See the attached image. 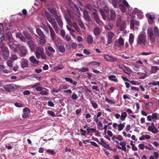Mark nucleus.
Masks as SVG:
<instances>
[{
  "label": "nucleus",
  "instance_id": "f257e3e1",
  "mask_svg": "<svg viewBox=\"0 0 159 159\" xmlns=\"http://www.w3.org/2000/svg\"><path fill=\"white\" fill-rule=\"evenodd\" d=\"M154 33L152 28H148L147 30V34L149 40L152 43L155 42L156 38L159 39V30L157 26H154L153 28Z\"/></svg>",
  "mask_w": 159,
  "mask_h": 159
},
{
  "label": "nucleus",
  "instance_id": "f03ea898",
  "mask_svg": "<svg viewBox=\"0 0 159 159\" xmlns=\"http://www.w3.org/2000/svg\"><path fill=\"white\" fill-rule=\"evenodd\" d=\"M4 38L5 42H7L8 43V45L11 49L14 51H17L20 49L19 46L14 43L13 39L10 33H6Z\"/></svg>",
  "mask_w": 159,
  "mask_h": 159
},
{
  "label": "nucleus",
  "instance_id": "7ed1b4c3",
  "mask_svg": "<svg viewBox=\"0 0 159 159\" xmlns=\"http://www.w3.org/2000/svg\"><path fill=\"white\" fill-rule=\"evenodd\" d=\"M45 15L48 20L51 24L56 32L57 33L58 31V26L55 19L53 18L52 15L51 16L49 13L47 11L45 12Z\"/></svg>",
  "mask_w": 159,
  "mask_h": 159
},
{
  "label": "nucleus",
  "instance_id": "20e7f679",
  "mask_svg": "<svg viewBox=\"0 0 159 159\" xmlns=\"http://www.w3.org/2000/svg\"><path fill=\"white\" fill-rule=\"evenodd\" d=\"M147 40L145 33H141L138 37L137 40V45H143L145 46L147 44Z\"/></svg>",
  "mask_w": 159,
  "mask_h": 159
},
{
  "label": "nucleus",
  "instance_id": "39448f33",
  "mask_svg": "<svg viewBox=\"0 0 159 159\" xmlns=\"http://www.w3.org/2000/svg\"><path fill=\"white\" fill-rule=\"evenodd\" d=\"M43 28L45 31V33L46 34H48L49 33V30L52 39V40H54L56 34L53 30L50 25L49 23H48L47 24V25H43Z\"/></svg>",
  "mask_w": 159,
  "mask_h": 159
},
{
  "label": "nucleus",
  "instance_id": "423d86ee",
  "mask_svg": "<svg viewBox=\"0 0 159 159\" xmlns=\"http://www.w3.org/2000/svg\"><path fill=\"white\" fill-rule=\"evenodd\" d=\"M121 0H112V3L114 7L116 8L119 7L122 12L125 11V8L124 6L121 3Z\"/></svg>",
  "mask_w": 159,
  "mask_h": 159
},
{
  "label": "nucleus",
  "instance_id": "0eeeda50",
  "mask_svg": "<svg viewBox=\"0 0 159 159\" xmlns=\"http://www.w3.org/2000/svg\"><path fill=\"white\" fill-rule=\"evenodd\" d=\"M5 44V43H1L0 44V47H1L2 50V57L3 59L6 60L9 57V53L8 48L6 47H4L3 46V45Z\"/></svg>",
  "mask_w": 159,
  "mask_h": 159
},
{
  "label": "nucleus",
  "instance_id": "6e6552de",
  "mask_svg": "<svg viewBox=\"0 0 159 159\" xmlns=\"http://www.w3.org/2000/svg\"><path fill=\"white\" fill-rule=\"evenodd\" d=\"M18 86L14 84H9L3 86V88L6 91L9 92L18 88Z\"/></svg>",
  "mask_w": 159,
  "mask_h": 159
},
{
  "label": "nucleus",
  "instance_id": "1a4fd4ad",
  "mask_svg": "<svg viewBox=\"0 0 159 159\" xmlns=\"http://www.w3.org/2000/svg\"><path fill=\"white\" fill-rule=\"evenodd\" d=\"M109 11V9L106 6L104 7L103 10L102 9H100V13L104 20H105L107 19V15L108 14Z\"/></svg>",
  "mask_w": 159,
  "mask_h": 159
},
{
  "label": "nucleus",
  "instance_id": "9d476101",
  "mask_svg": "<svg viewBox=\"0 0 159 159\" xmlns=\"http://www.w3.org/2000/svg\"><path fill=\"white\" fill-rule=\"evenodd\" d=\"M92 15L93 19L96 23L99 25H103L102 21L100 20L98 13L97 11L93 12L92 13Z\"/></svg>",
  "mask_w": 159,
  "mask_h": 159
},
{
  "label": "nucleus",
  "instance_id": "9b49d317",
  "mask_svg": "<svg viewBox=\"0 0 159 159\" xmlns=\"http://www.w3.org/2000/svg\"><path fill=\"white\" fill-rule=\"evenodd\" d=\"M110 13L111 15L110 17L108 14L107 15V19L108 22H110L111 20H115L116 16V12L113 10L112 9H111L110 10Z\"/></svg>",
  "mask_w": 159,
  "mask_h": 159
},
{
  "label": "nucleus",
  "instance_id": "f8f14e48",
  "mask_svg": "<svg viewBox=\"0 0 159 159\" xmlns=\"http://www.w3.org/2000/svg\"><path fill=\"white\" fill-rule=\"evenodd\" d=\"M124 42L123 39L122 37H120L119 39L115 41V45L118 47L120 48L124 45Z\"/></svg>",
  "mask_w": 159,
  "mask_h": 159
},
{
  "label": "nucleus",
  "instance_id": "ddd939ff",
  "mask_svg": "<svg viewBox=\"0 0 159 159\" xmlns=\"http://www.w3.org/2000/svg\"><path fill=\"white\" fill-rule=\"evenodd\" d=\"M104 58L107 61L111 62H117V58L111 56L106 54L104 55Z\"/></svg>",
  "mask_w": 159,
  "mask_h": 159
},
{
  "label": "nucleus",
  "instance_id": "4468645a",
  "mask_svg": "<svg viewBox=\"0 0 159 159\" xmlns=\"http://www.w3.org/2000/svg\"><path fill=\"white\" fill-rule=\"evenodd\" d=\"M27 43L31 51L33 52L35 49V42L33 40H30L28 41Z\"/></svg>",
  "mask_w": 159,
  "mask_h": 159
},
{
  "label": "nucleus",
  "instance_id": "2eb2a0df",
  "mask_svg": "<svg viewBox=\"0 0 159 159\" xmlns=\"http://www.w3.org/2000/svg\"><path fill=\"white\" fill-rule=\"evenodd\" d=\"M83 16L85 20L88 22H92V20L88 14V12L86 10L83 11Z\"/></svg>",
  "mask_w": 159,
  "mask_h": 159
},
{
  "label": "nucleus",
  "instance_id": "dca6fc26",
  "mask_svg": "<svg viewBox=\"0 0 159 159\" xmlns=\"http://www.w3.org/2000/svg\"><path fill=\"white\" fill-rule=\"evenodd\" d=\"M54 17L56 19L58 25L60 27H62L63 26V23L61 16L57 15L56 16Z\"/></svg>",
  "mask_w": 159,
  "mask_h": 159
},
{
  "label": "nucleus",
  "instance_id": "f3484780",
  "mask_svg": "<svg viewBox=\"0 0 159 159\" xmlns=\"http://www.w3.org/2000/svg\"><path fill=\"white\" fill-rule=\"evenodd\" d=\"M120 20H118L116 22L117 27L120 28V30L122 31L124 30L125 28V24L124 23H121L120 22Z\"/></svg>",
  "mask_w": 159,
  "mask_h": 159
},
{
  "label": "nucleus",
  "instance_id": "a211bd4d",
  "mask_svg": "<svg viewBox=\"0 0 159 159\" xmlns=\"http://www.w3.org/2000/svg\"><path fill=\"white\" fill-rule=\"evenodd\" d=\"M21 67L22 68L29 67V61L26 60H24L20 63Z\"/></svg>",
  "mask_w": 159,
  "mask_h": 159
},
{
  "label": "nucleus",
  "instance_id": "6ab92c4d",
  "mask_svg": "<svg viewBox=\"0 0 159 159\" xmlns=\"http://www.w3.org/2000/svg\"><path fill=\"white\" fill-rule=\"evenodd\" d=\"M108 79L112 81L117 83L118 82V80L116 75H111L108 77Z\"/></svg>",
  "mask_w": 159,
  "mask_h": 159
},
{
  "label": "nucleus",
  "instance_id": "aec40b11",
  "mask_svg": "<svg viewBox=\"0 0 159 159\" xmlns=\"http://www.w3.org/2000/svg\"><path fill=\"white\" fill-rule=\"evenodd\" d=\"M29 60L33 65L36 66L39 64V61L37 60L34 56H32L29 58Z\"/></svg>",
  "mask_w": 159,
  "mask_h": 159
},
{
  "label": "nucleus",
  "instance_id": "412c9836",
  "mask_svg": "<svg viewBox=\"0 0 159 159\" xmlns=\"http://www.w3.org/2000/svg\"><path fill=\"white\" fill-rule=\"evenodd\" d=\"M24 114L22 116V117L24 118H26L28 117L29 114L30 113V110L29 109L26 107L23 109Z\"/></svg>",
  "mask_w": 159,
  "mask_h": 159
},
{
  "label": "nucleus",
  "instance_id": "4be33fe9",
  "mask_svg": "<svg viewBox=\"0 0 159 159\" xmlns=\"http://www.w3.org/2000/svg\"><path fill=\"white\" fill-rule=\"evenodd\" d=\"M148 129L149 131H151L154 134H157L158 131L154 126L153 127L152 126H149L148 127Z\"/></svg>",
  "mask_w": 159,
  "mask_h": 159
},
{
  "label": "nucleus",
  "instance_id": "5701e85b",
  "mask_svg": "<svg viewBox=\"0 0 159 159\" xmlns=\"http://www.w3.org/2000/svg\"><path fill=\"white\" fill-rule=\"evenodd\" d=\"M139 22L136 20H134L132 19L130 21V27L132 29L134 28V25H139Z\"/></svg>",
  "mask_w": 159,
  "mask_h": 159
},
{
  "label": "nucleus",
  "instance_id": "b1692460",
  "mask_svg": "<svg viewBox=\"0 0 159 159\" xmlns=\"http://www.w3.org/2000/svg\"><path fill=\"white\" fill-rule=\"evenodd\" d=\"M77 23L81 29L85 30V26L82 20L80 18L77 20Z\"/></svg>",
  "mask_w": 159,
  "mask_h": 159
},
{
  "label": "nucleus",
  "instance_id": "393cba45",
  "mask_svg": "<svg viewBox=\"0 0 159 159\" xmlns=\"http://www.w3.org/2000/svg\"><path fill=\"white\" fill-rule=\"evenodd\" d=\"M36 31L37 34L40 37L44 38L45 35L43 32L39 28L36 29Z\"/></svg>",
  "mask_w": 159,
  "mask_h": 159
},
{
  "label": "nucleus",
  "instance_id": "a878e982",
  "mask_svg": "<svg viewBox=\"0 0 159 159\" xmlns=\"http://www.w3.org/2000/svg\"><path fill=\"white\" fill-rule=\"evenodd\" d=\"M27 50L26 48L24 46H22L20 50L21 55L22 57H24L26 54Z\"/></svg>",
  "mask_w": 159,
  "mask_h": 159
},
{
  "label": "nucleus",
  "instance_id": "bb28decb",
  "mask_svg": "<svg viewBox=\"0 0 159 159\" xmlns=\"http://www.w3.org/2000/svg\"><path fill=\"white\" fill-rule=\"evenodd\" d=\"M64 79L67 81L69 82L74 86H75L77 84V82L75 81H73V80L70 78L65 77Z\"/></svg>",
  "mask_w": 159,
  "mask_h": 159
},
{
  "label": "nucleus",
  "instance_id": "cd10ccee",
  "mask_svg": "<svg viewBox=\"0 0 159 159\" xmlns=\"http://www.w3.org/2000/svg\"><path fill=\"white\" fill-rule=\"evenodd\" d=\"M101 30L98 27L95 28L93 30V33L95 35H98L100 34Z\"/></svg>",
  "mask_w": 159,
  "mask_h": 159
},
{
  "label": "nucleus",
  "instance_id": "c85d7f7f",
  "mask_svg": "<svg viewBox=\"0 0 159 159\" xmlns=\"http://www.w3.org/2000/svg\"><path fill=\"white\" fill-rule=\"evenodd\" d=\"M71 9H72L74 12L77 13H79V10L78 7L76 4H74L73 7H72Z\"/></svg>",
  "mask_w": 159,
  "mask_h": 159
},
{
  "label": "nucleus",
  "instance_id": "c756f323",
  "mask_svg": "<svg viewBox=\"0 0 159 159\" xmlns=\"http://www.w3.org/2000/svg\"><path fill=\"white\" fill-rule=\"evenodd\" d=\"M23 34L28 39L31 40L32 39V37L31 35L28 33V32L25 31H23Z\"/></svg>",
  "mask_w": 159,
  "mask_h": 159
},
{
  "label": "nucleus",
  "instance_id": "7c9ffc66",
  "mask_svg": "<svg viewBox=\"0 0 159 159\" xmlns=\"http://www.w3.org/2000/svg\"><path fill=\"white\" fill-rule=\"evenodd\" d=\"M16 37L17 38H18L20 39L23 42H26V39L25 37H24L21 34H16Z\"/></svg>",
  "mask_w": 159,
  "mask_h": 159
},
{
  "label": "nucleus",
  "instance_id": "2f4dec72",
  "mask_svg": "<svg viewBox=\"0 0 159 159\" xmlns=\"http://www.w3.org/2000/svg\"><path fill=\"white\" fill-rule=\"evenodd\" d=\"M87 42L89 44H92L93 42V36L91 35H89L87 38Z\"/></svg>",
  "mask_w": 159,
  "mask_h": 159
},
{
  "label": "nucleus",
  "instance_id": "473e14b6",
  "mask_svg": "<svg viewBox=\"0 0 159 159\" xmlns=\"http://www.w3.org/2000/svg\"><path fill=\"white\" fill-rule=\"evenodd\" d=\"M122 70L125 73L129 75H130V74L129 72H130L132 71L131 69L125 66V67H124Z\"/></svg>",
  "mask_w": 159,
  "mask_h": 159
},
{
  "label": "nucleus",
  "instance_id": "72a5a7b5",
  "mask_svg": "<svg viewBox=\"0 0 159 159\" xmlns=\"http://www.w3.org/2000/svg\"><path fill=\"white\" fill-rule=\"evenodd\" d=\"M159 70V68L156 66H152L150 70L151 73H156L158 70Z\"/></svg>",
  "mask_w": 159,
  "mask_h": 159
},
{
  "label": "nucleus",
  "instance_id": "f704fd0d",
  "mask_svg": "<svg viewBox=\"0 0 159 159\" xmlns=\"http://www.w3.org/2000/svg\"><path fill=\"white\" fill-rule=\"evenodd\" d=\"M87 134H89L90 133H93L96 132V129L93 128H90V127H88L86 130Z\"/></svg>",
  "mask_w": 159,
  "mask_h": 159
},
{
  "label": "nucleus",
  "instance_id": "c9c22d12",
  "mask_svg": "<svg viewBox=\"0 0 159 159\" xmlns=\"http://www.w3.org/2000/svg\"><path fill=\"white\" fill-rule=\"evenodd\" d=\"M134 36L132 33H131L129 34V42L130 44H132L134 41Z\"/></svg>",
  "mask_w": 159,
  "mask_h": 159
},
{
  "label": "nucleus",
  "instance_id": "e433bc0d",
  "mask_svg": "<svg viewBox=\"0 0 159 159\" xmlns=\"http://www.w3.org/2000/svg\"><path fill=\"white\" fill-rule=\"evenodd\" d=\"M0 69L2 70L4 73L7 74L10 72V71H8V70L5 68L4 66L2 65H0Z\"/></svg>",
  "mask_w": 159,
  "mask_h": 159
},
{
  "label": "nucleus",
  "instance_id": "4c0bfd02",
  "mask_svg": "<svg viewBox=\"0 0 159 159\" xmlns=\"http://www.w3.org/2000/svg\"><path fill=\"white\" fill-rule=\"evenodd\" d=\"M125 123L124 122L123 123H120L118 125V130L119 131H121L124 129L125 126Z\"/></svg>",
  "mask_w": 159,
  "mask_h": 159
},
{
  "label": "nucleus",
  "instance_id": "58836bf2",
  "mask_svg": "<svg viewBox=\"0 0 159 159\" xmlns=\"http://www.w3.org/2000/svg\"><path fill=\"white\" fill-rule=\"evenodd\" d=\"M44 38H42L40 37L39 38V43L41 45H43L46 43V40L44 39Z\"/></svg>",
  "mask_w": 159,
  "mask_h": 159
},
{
  "label": "nucleus",
  "instance_id": "ea45409f",
  "mask_svg": "<svg viewBox=\"0 0 159 159\" xmlns=\"http://www.w3.org/2000/svg\"><path fill=\"white\" fill-rule=\"evenodd\" d=\"M49 11L53 15L54 17H55L56 16H57V12L56 11V10L54 8H52L51 9L49 8L48 9Z\"/></svg>",
  "mask_w": 159,
  "mask_h": 159
},
{
  "label": "nucleus",
  "instance_id": "a19ab883",
  "mask_svg": "<svg viewBox=\"0 0 159 159\" xmlns=\"http://www.w3.org/2000/svg\"><path fill=\"white\" fill-rule=\"evenodd\" d=\"M100 64V63L95 61H92L89 63V65L91 67L94 66H99Z\"/></svg>",
  "mask_w": 159,
  "mask_h": 159
},
{
  "label": "nucleus",
  "instance_id": "79ce46f5",
  "mask_svg": "<svg viewBox=\"0 0 159 159\" xmlns=\"http://www.w3.org/2000/svg\"><path fill=\"white\" fill-rule=\"evenodd\" d=\"M127 116V114L126 112H122L120 118V120L122 121L124 120Z\"/></svg>",
  "mask_w": 159,
  "mask_h": 159
},
{
  "label": "nucleus",
  "instance_id": "37998d69",
  "mask_svg": "<svg viewBox=\"0 0 159 159\" xmlns=\"http://www.w3.org/2000/svg\"><path fill=\"white\" fill-rule=\"evenodd\" d=\"M91 104L92 107L94 109H96L98 107V104L93 100L91 101Z\"/></svg>",
  "mask_w": 159,
  "mask_h": 159
},
{
  "label": "nucleus",
  "instance_id": "c03bdc74",
  "mask_svg": "<svg viewBox=\"0 0 159 159\" xmlns=\"http://www.w3.org/2000/svg\"><path fill=\"white\" fill-rule=\"evenodd\" d=\"M36 52L40 53H43L44 52L43 48L41 46H39L36 48Z\"/></svg>",
  "mask_w": 159,
  "mask_h": 159
},
{
  "label": "nucleus",
  "instance_id": "a18cd8bd",
  "mask_svg": "<svg viewBox=\"0 0 159 159\" xmlns=\"http://www.w3.org/2000/svg\"><path fill=\"white\" fill-rule=\"evenodd\" d=\"M59 50L60 52L63 53L65 52V49L63 45H60L59 47Z\"/></svg>",
  "mask_w": 159,
  "mask_h": 159
},
{
  "label": "nucleus",
  "instance_id": "49530a36",
  "mask_svg": "<svg viewBox=\"0 0 159 159\" xmlns=\"http://www.w3.org/2000/svg\"><path fill=\"white\" fill-rule=\"evenodd\" d=\"M41 85V84L40 83L38 82L34 84L33 85H31L30 86L31 88H35L39 87V86Z\"/></svg>",
  "mask_w": 159,
  "mask_h": 159
},
{
  "label": "nucleus",
  "instance_id": "de8ad7c7",
  "mask_svg": "<svg viewBox=\"0 0 159 159\" xmlns=\"http://www.w3.org/2000/svg\"><path fill=\"white\" fill-rule=\"evenodd\" d=\"M44 89L45 90H46V91H42H42H41V92L39 93V94L42 95H47L48 94V90L46 89Z\"/></svg>",
  "mask_w": 159,
  "mask_h": 159
},
{
  "label": "nucleus",
  "instance_id": "09e8293b",
  "mask_svg": "<svg viewBox=\"0 0 159 159\" xmlns=\"http://www.w3.org/2000/svg\"><path fill=\"white\" fill-rule=\"evenodd\" d=\"M12 62H13V61H11L8 60L7 62V65L10 68H11L13 66Z\"/></svg>",
  "mask_w": 159,
  "mask_h": 159
},
{
  "label": "nucleus",
  "instance_id": "8fccbe9b",
  "mask_svg": "<svg viewBox=\"0 0 159 159\" xmlns=\"http://www.w3.org/2000/svg\"><path fill=\"white\" fill-rule=\"evenodd\" d=\"M105 100L107 102L110 104H115V102H113L112 100L109 99L107 98H106Z\"/></svg>",
  "mask_w": 159,
  "mask_h": 159
},
{
  "label": "nucleus",
  "instance_id": "3c124183",
  "mask_svg": "<svg viewBox=\"0 0 159 159\" xmlns=\"http://www.w3.org/2000/svg\"><path fill=\"white\" fill-rule=\"evenodd\" d=\"M122 2L124 6L127 8H129V6L126 0H122Z\"/></svg>",
  "mask_w": 159,
  "mask_h": 159
},
{
  "label": "nucleus",
  "instance_id": "603ef678",
  "mask_svg": "<svg viewBox=\"0 0 159 159\" xmlns=\"http://www.w3.org/2000/svg\"><path fill=\"white\" fill-rule=\"evenodd\" d=\"M47 113L50 116L52 117L56 116L55 113L54 112L52 111H47Z\"/></svg>",
  "mask_w": 159,
  "mask_h": 159
},
{
  "label": "nucleus",
  "instance_id": "864d4df0",
  "mask_svg": "<svg viewBox=\"0 0 159 159\" xmlns=\"http://www.w3.org/2000/svg\"><path fill=\"white\" fill-rule=\"evenodd\" d=\"M108 38L112 39L114 36V34L111 32L110 31L108 33Z\"/></svg>",
  "mask_w": 159,
  "mask_h": 159
},
{
  "label": "nucleus",
  "instance_id": "5fc2aeb1",
  "mask_svg": "<svg viewBox=\"0 0 159 159\" xmlns=\"http://www.w3.org/2000/svg\"><path fill=\"white\" fill-rule=\"evenodd\" d=\"M158 114L157 113H154L152 114V119H158L157 115Z\"/></svg>",
  "mask_w": 159,
  "mask_h": 159
},
{
  "label": "nucleus",
  "instance_id": "6e6d98bb",
  "mask_svg": "<svg viewBox=\"0 0 159 159\" xmlns=\"http://www.w3.org/2000/svg\"><path fill=\"white\" fill-rule=\"evenodd\" d=\"M152 102H149L146 104L145 105V107L147 110L149 109L150 108V106L151 105H152Z\"/></svg>",
  "mask_w": 159,
  "mask_h": 159
},
{
  "label": "nucleus",
  "instance_id": "4d7b16f0",
  "mask_svg": "<svg viewBox=\"0 0 159 159\" xmlns=\"http://www.w3.org/2000/svg\"><path fill=\"white\" fill-rule=\"evenodd\" d=\"M17 56L16 54L12 55L11 57H10L11 60L13 61H15V60H16L17 59Z\"/></svg>",
  "mask_w": 159,
  "mask_h": 159
},
{
  "label": "nucleus",
  "instance_id": "13d9d810",
  "mask_svg": "<svg viewBox=\"0 0 159 159\" xmlns=\"http://www.w3.org/2000/svg\"><path fill=\"white\" fill-rule=\"evenodd\" d=\"M113 25L111 23H109L107 26V29L109 30H111L113 28Z\"/></svg>",
  "mask_w": 159,
  "mask_h": 159
},
{
  "label": "nucleus",
  "instance_id": "bf43d9fd",
  "mask_svg": "<svg viewBox=\"0 0 159 159\" xmlns=\"http://www.w3.org/2000/svg\"><path fill=\"white\" fill-rule=\"evenodd\" d=\"M105 146L104 145H103V144L102 145V146L103 147H104L105 148L107 149L108 150H112V148H111L109 146V145L108 144H107L106 143V144H105Z\"/></svg>",
  "mask_w": 159,
  "mask_h": 159
},
{
  "label": "nucleus",
  "instance_id": "052dcab7",
  "mask_svg": "<svg viewBox=\"0 0 159 159\" xmlns=\"http://www.w3.org/2000/svg\"><path fill=\"white\" fill-rule=\"evenodd\" d=\"M73 26L74 27L77 31L78 32H79L80 31V29L76 23H74Z\"/></svg>",
  "mask_w": 159,
  "mask_h": 159
},
{
  "label": "nucleus",
  "instance_id": "680f3d73",
  "mask_svg": "<svg viewBox=\"0 0 159 159\" xmlns=\"http://www.w3.org/2000/svg\"><path fill=\"white\" fill-rule=\"evenodd\" d=\"M89 69L88 68L86 67L85 68H83L81 70H79V72H84L86 71H88Z\"/></svg>",
  "mask_w": 159,
  "mask_h": 159
},
{
  "label": "nucleus",
  "instance_id": "e2e57ef3",
  "mask_svg": "<svg viewBox=\"0 0 159 159\" xmlns=\"http://www.w3.org/2000/svg\"><path fill=\"white\" fill-rule=\"evenodd\" d=\"M78 96L75 93H74L72 94L71 98L73 100H75L76 99L78 98Z\"/></svg>",
  "mask_w": 159,
  "mask_h": 159
},
{
  "label": "nucleus",
  "instance_id": "0e129e2a",
  "mask_svg": "<svg viewBox=\"0 0 159 159\" xmlns=\"http://www.w3.org/2000/svg\"><path fill=\"white\" fill-rule=\"evenodd\" d=\"M80 132H81V135L82 136H85L86 134V131L85 130H83L82 129H80Z\"/></svg>",
  "mask_w": 159,
  "mask_h": 159
},
{
  "label": "nucleus",
  "instance_id": "69168bd1",
  "mask_svg": "<svg viewBox=\"0 0 159 159\" xmlns=\"http://www.w3.org/2000/svg\"><path fill=\"white\" fill-rule=\"evenodd\" d=\"M44 89V88L41 87H39L35 88V90L37 91L41 92Z\"/></svg>",
  "mask_w": 159,
  "mask_h": 159
},
{
  "label": "nucleus",
  "instance_id": "338daca9",
  "mask_svg": "<svg viewBox=\"0 0 159 159\" xmlns=\"http://www.w3.org/2000/svg\"><path fill=\"white\" fill-rule=\"evenodd\" d=\"M46 152L48 153H51L52 155H54L55 154V152L53 150L48 149L47 150Z\"/></svg>",
  "mask_w": 159,
  "mask_h": 159
},
{
  "label": "nucleus",
  "instance_id": "774afa93",
  "mask_svg": "<svg viewBox=\"0 0 159 159\" xmlns=\"http://www.w3.org/2000/svg\"><path fill=\"white\" fill-rule=\"evenodd\" d=\"M48 50L52 52H54L55 50L51 46H49L48 47Z\"/></svg>",
  "mask_w": 159,
  "mask_h": 159
}]
</instances>
